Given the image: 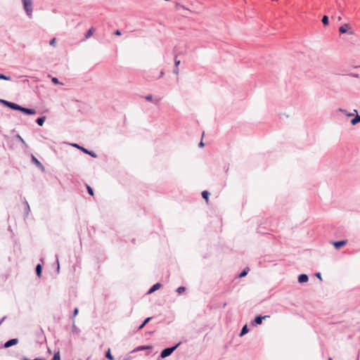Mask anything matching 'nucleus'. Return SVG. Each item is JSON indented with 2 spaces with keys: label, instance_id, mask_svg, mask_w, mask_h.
Wrapping results in <instances>:
<instances>
[{
  "label": "nucleus",
  "instance_id": "f257e3e1",
  "mask_svg": "<svg viewBox=\"0 0 360 360\" xmlns=\"http://www.w3.org/2000/svg\"><path fill=\"white\" fill-rule=\"evenodd\" d=\"M181 342L177 343L173 347H167L162 350L160 352V358L165 359L169 356H170L173 352L180 345Z\"/></svg>",
  "mask_w": 360,
  "mask_h": 360
},
{
  "label": "nucleus",
  "instance_id": "f03ea898",
  "mask_svg": "<svg viewBox=\"0 0 360 360\" xmlns=\"http://www.w3.org/2000/svg\"><path fill=\"white\" fill-rule=\"evenodd\" d=\"M27 15L31 18L32 13V3L31 0H22Z\"/></svg>",
  "mask_w": 360,
  "mask_h": 360
},
{
  "label": "nucleus",
  "instance_id": "7ed1b4c3",
  "mask_svg": "<svg viewBox=\"0 0 360 360\" xmlns=\"http://www.w3.org/2000/svg\"><path fill=\"white\" fill-rule=\"evenodd\" d=\"M0 102L2 103L5 106L14 110H18L20 108V105L6 100L0 99Z\"/></svg>",
  "mask_w": 360,
  "mask_h": 360
},
{
  "label": "nucleus",
  "instance_id": "20e7f679",
  "mask_svg": "<svg viewBox=\"0 0 360 360\" xmlns=\"http://www.w3.org/2000/svg\"><path fill=\"white\" fill-rule=\"evenodd\" d=\"M340 34L348 33L349 34H354V31L351 29L349 24H344L339 27Z\"/></svg>",
  "mask_w": 360,
  "mask_h": 360
},
{
  "label": "nucleus",
  "instance_id": "39448f33",
  "mask_svg": "<svg viewBox=\"0 0 360 360\" xmlns=\"http://www.w3.org/2000/svg\"><path fill=\"white\" fill-rule=\"evenodd\" d=\"M269 316H256V317L255 318V319L253 321H252V324L253 326H257V325H260L262 324V321L264 319H266V318H269Z\"/></svg>",
  "mask_w": 360,
  "mask_h": 360
},
{
  "label": "nucleus",
  "instance_id": "423d86ee",
  "mask_svg": "<svg viewBox=\"0 0 360 360\" xmlns=\"http://www.w3.org/2000/svg\"><path fill=\"white\" fill-rule=\"evenodd\" d=\"M31 162L39 169L42 170L44 169V165L34 155H32Z\"/></svg>",
  "mask_w": 360,
  "mask_h": 360
},
{
  "label": "nucleus",
  "instance_id": "0eeeda50",
  "mask_svg": "<svg viewBox=\"0 0 360 360\" xmlns=\"http://www.w3.org/2000/svg\"><path fill=\"white\" fill-rule=\"evenodd\" d=\"M18 110L25 115H34L36 113V110L34 109L25 108L21 105Z\"/></svg>",
  "mask_w": 360,
  "mask_h": 360
},
{
  "label": "nucleus",
  "instance_id": "6e6552de",
  "mask_svg": "<svg viewBox=\"0 0 360 360\" xmlns=\"http://www.w3.org/2000/svg\"><path fill=\"white\" fill-rule=\"evenodd\" d=\"M18 342H19V340L18 338L10 339L4 343V347L5 348H8L11 346L17 345L18 343Z\"/></svg>",
  "mask_w": 360,
  "mask_h": 360
},
{
  "label": "nucleus",
  "instance_id": "1a4fd4ad",
  "mask_svg": "<svg viewBox=\"0 0 360 360\" xmlns=\"http://www.w3.org/2000/svg\"><path fill=\"white\" fill-rule=\"evenodd\" d=\"M347 243V240H342L338 241H333L332 243L335 249L338 250L345 245Z\"/></svg>",
  "mask_w": 360,
  "mask_h": 360
},
{
  "label": "nucleus",
  "instance_id": "9d476101",
  "mask_svg": "<svg viewBox=\"0 0 360 360\" xmlns=\"http://www.w3.org/2000/svg\"><path fill=\"white\" fill-rule=\"evenodd\" d=\"M162 285L160 283H156L154 284L148 290V294H151L154 292L155 291L158 290L161 288Z\"/></svg>",
  "mask_w": 360,
  "mask_h": 360
},
{
  "label": "nucleus",
  "instance_id": "9b49d317",
  "mask_svg": "<svg viewBox=\"0 0 360 360\" xmlns=\"http://www.w3.org/2000/svg\"><path fill=\"white\" fill-rule=\"evenodd\" d=\"M309 280V277L305 274H302L298 276V282L300 283H306Z\"/></svg>",
  "mask_w": 360,
  "mask_h": 360
},
{
  "label": "nucleus",
  "instance_id": "f8f14e48",
  "mask_svg": "<svg viewBox=\"0 0 360 360\" xmlns=\"http://www.w3.org/2000/svg\"><path fill=\"white\" fill-rule=\"evenodd\" d=\"M80 150L83 153L91 155L92 158H96L97 157V155L94 151H92V150H89L88 149H86V148H85L84 147H81Z\"/></svg>",
  "mask_w": 360,
  "mask_h": 360
},
{
  "label": "nucleus",
  "instance_id": "ddd939ff",
  "mask_svg": "<svg viewBox=\"0 0 360 360\" xmlns=\"http://www.w3.org/2000/svg\"><path fill=\"white\" fill-rule=\"evenodd\" d=\"M35 271H36V274H37V276L38 277H41V273H42V266H41V264H38L36 266Z\"/></svg>",
  "mask_w": 360,
  "mask_h": 360
},
{
  "label": "nucleus",
  "instance_id": "4468645a",
  "mask_svg": "<svg viewBox=\"0 0 360 360\" xmlns=\"http://www.w3.org/2000/svg\"><path fill=\"white\" fill-rule=\"evenodd\" d=\"M94 31H95L94 27H91V28H90V29H89V30L86 32V34H85V39H87L90 38V37L93 35V34H94Z\"/></svg>",
  "mask_w": 360,
  "mask_h": 360
},
{
  "label": "nucleus",
  "instance_id": "2eb2a0df",
  "mask_svg": "<svg viewBox=\"0 0 360 360\" xmlns=\"http://www.w3.org/2000/svg\"><path fill=\"white\" fill-rule=\"evenodd\" d=\"M248 331H249V328H248V325L243 326L240 330L239 336L242 337V336L245 335L246 333H248Z\"/></svg>",
  "mask_w": 360,
  "mask_h": 360
},
{
  "label": "nucleus",
  "instance_id": "dca6fc26",
  "mask_svg": "<svg viewBox=\"0 0 360 360\" xmlns=\"http://www.w3.org/2000/svg\"><path fill=\"white\" fill-rule=\"evenodd\" d=\"M152 347L150 346H139L136 348H135L131 352H135L137 351H143L148 349H151Z\"/></svg>",
  "mask_w": 360,
  "mask_h": 360
},
{
  "label": "nucleus",
  "instance_id": "f3484780",
  "mask_svg": "<svg viewBox=\"0 0 360 360\" xmlns=\"http://www.w3.org/2000/svg\"><path fill=\"white\" fill-rule=\"evenodd\" d=\"M359 122H360V115L356 114V115L351 120V124L352 125H356Z\"/></svg>",
  "mask_w": 360,
  "mask_h": 360
},
{
  "label": "nucleus",
  "instance_id": "a211bd4d",
  "mask_svg": "<svg viewBox=\"0 0 360 360\" xmlns=\"http://www.w3.org/2000/svg\"><path fill=\"white\" fill-rule=\"evenodd\" d=\"M45 116L39 117L36 120V122L39 126H42L45 122Z\"/></svg>",
  "mask_w": 360,
  "mask_h": 360
},
{
  "label": "nucleus",
  "instance_id": "6ab92c4d",
  "mask_svg": "<svg viewBox=\"0 0 360 360\" xmlns=\"http://www.w3.org/2000/svg\"><path fill=\"white\" fill-rule=\"evenodd\" d=\"M250 271V269L248 267L245 268L238 276V278H243L245 277Z\"/></svg>",
  "mask_w": 360,
  "mask_h": 360
},
{
  "label": "nucleus",
  "instance_id": "aec40b11",
  "mask_svg": "<svg viewBox=\"0 0 360 360\" xmlns=\"http://www.w3.org/2000/svg\"><path fill=\"white\" fill-rule=\"evenodd\" d=\"M152 317L146 318L143 323L139 326L138 330H141L150 320Z\"/></svg>",
  "mask_w": 360,
  "mask_h": 360
},
{
  "label": "nucleus",
  "instance_id": "412c9836",
  "mask_svg": "<svg viewBox=\"0 0 360 360\" xmlns=\"http://www.w3.org/2000/svg\"><path fill=\"white\" fill-rule=\"evenodd\" d=\"M72 333L77 334H78L80 332V330L75 325V320L72 321Z\"/></svg>",
  "mask_w": 360,
  "mask_h": 360
},
{
  "label": "nucleus",
  "instance_id": "4be33fe9",
  "mask_svg": "<svg viewBox=\"0 0 360 360\" xmlns=\"http://www.w3.org/2000/svg\"><path fill=\"white\" fill-rule=\"evenodd\" d=\"M105 357L108 359V360H115V358L114 356L111 354L110 353V349H108V350L105 353Z\"/></svg>",
  "mask_w": 360,
  "mask_h": 360
},
{
  "label": "nucleus",
  "instance_id": "5701e85b",
  "mask_svg": "<svg viewBox=\"0 0 360 360\" xmlns=\"http://www.w3.org/2000/svg\"><path fill=\"white\" fill-rule=\"evenodd\" d=\"M209 196H210V193L207 191H203L202 192V197L206 200L207 201L209 199Z\"/></svg>",
  "mask_w": 360,
  "mask_h": 360
},
{
  "label": "nucleus",
  "instance_id": "b1692460",
  "mask_svg": "<svg viewBox=\"0 0 360 360\" xmlns=\"http://www.w3.org/2000/svg\"><path fill=\"white\" fill-rule=\"evenodd\" d=\"M321 21L324 25H328L329 23L328 17L327 15H323Z\"/></svg>",
  "mask_w": 360,
  "mask_h": 360
},
{
  "label": "nucleus",
  "instance_id": "393cba45",
  "mask_svg": "<svg viewBox=\"0 0 360 360\" xmlns=\"http://www.w3.org/2000/svg\"><path fill=\"white\" fill-rule=\"evenodd\" d=\"M79 313V309L77 307L75 308L72 312V315L71 316V319L73 321L74 318Z\"/></svg>",
  "mask_w": 360,
  "mask_h": 360
},
{
  "label": "nucleus",
  "instance_id": "a878e982",
  "mask_svg": "<svg viewBox=\"0 0 360 360\" xmlns=\"http://www.w3.org/2000/svg\"><path fill=\"white\" fill-rule=\"evenodd\" d=\"M51 360H60V356L59 352H55Z\"/></svg>",
  "mask_w": 360,
  "mask_h": 360
},
{
  "label": "nucleus",
  "instance_id": "bb28decb",
  "mask_svg": "<svg viewBox=\"0 0 360 360\" xmlns=\"http://www.w3.org/2000/svg\"><path fill=\"white\" fill-rule=\"evenodd\" d=\"M185 290H186V288H185V287H184V286H180V287H179V288L176 290V292H178L179 294H181V293H182V292H185Z\"/></svg>",
  "mask_w": 360,
  "mask_h": 360
},
{
  "label": "nucleus",
  "instance_id": "cd10ccee",
  "mask_svg": "<svg viewBox=\"0 0 360 360\" xmlns=\"http://www.w3.org/2000/svg\"><path fill=\"white\" fill-rule=\"evenodd\" d=\"M0 79H4V80H11V77L9 76H6L3 74H0Z\"/></svg>",
  "mask_w": 360,
  "mask_h": 360
},
{
  "label": "nucleus",
  "instance_id": "c85d7f7f",
  "mask_svg": "<svg viewBox=\"0 0 360 360\" xmlns=\"http://www.w3.org/2000/svg\"><path fill=\"white\" fill-rule=\"evenodd\" d=\"M86 189H87V191H88L89 194H90L91 195H94V190H93V188L91 186H86Z\"/></svg>",
  "mask_w": 360,
  "mask_h": 360
},
{
  "label": "nucleus",
  "instance_id": "c756f323",
  "mask_svg": "<svg viewBox=\"0 0 360 360\" xmlns=\"http://www.w3.org/2000/svg\"><path fill=\"white\" fill-rule=\"evenodd\" d=\"M339 110L340 112H343L345 115H347L348 117H352L353 115V113H348V112H347V111L345 110L340 109Z\"/></svg>",
  "mask_w": 360,
  "mask_h": 360
},
{
  "label": "nucleus",
  "instance_id": "7c9ffc66",
  "mask_svg": "<svg viewBox=\"0 0 360 360\" xmlns=\"http://www.w3.org/2000/svg\"><path fill=\"white\" fill-rule=\"evenodd\" d=\"M176 58H177V56L175 55V56H174V66L178 67L179 65L180 64L181 61L179 60H177Z\"/></svg>",
  "mask_w": 360,
  "mask_h": 360
},
{
  "label": "nucleus",
  "instance_id": "2f4dec72",
  "mask_svg": "<svg viewBox=\"0 0 360 360\" xmlns=\"http://www.w3.org/2000/svg\"><path fill=\"white\" fill-rule=\"evenodd\" d=\"M51 82H52V83H53V84H60V82H59L58 79L56 77H52V79H51Z\"/></svg>",
  "mask_w": 360,
  "mask_h": 360
},
{
  "label": "nucleus",
  "instance_id": "473e14b6",
  "mask_svg": "<svg viewBox=\"0 0 360 360\" xmlns=\"http://www.w3.org/2000/svg\"><path fill=\"white\" fill-rule=\"evenodd\" d=\"M17 139L23 144V145H26V143L25 141H24V139L20 136V135H17Z\"/></svg>",
  "mask_w": 360,
  "mask_h": 360
},
{
  "label": "nucleus",
  "instance_id": "72a5a7b5",
  "mask_svg": "<svg viewBox=\"0 0 360 360\" xmlns=\"http://www.w3.org/2000/svg\"><path fill=\"white\" fill-rule=\"evenodd\" d=\"M25 208H26L27 214H28V212L30 210V205H29L28 202L26 200L25 201Z\"/></svg>",
  "mask_w": 360,
  "mask_h": 360
},
{
  "label": "nucleus",
  "instance_id": "f704fd0d",
  "mask_svg": "<svg viewBox=\"0 0 360 360\" xmlns=\"http://www.w3.org/2000/svg\"><path fill=\"white\" fill-rule=\"evenodd\" d=\"M179 67L174 66V69H173L174 74L177 75L179 74Z\"/></svg>",
  "mask_w": 360,
  "mask_h": 360
},
{
  "label": "nucleus",
  "instance_id": "c9c22d12",
  "mask_svg": "<svg viewBox=\"0 0 360 360\" xmlns=\"http://www.w3.org/2000/svg\"><path fill=\"white\" fill-rule=\"evenodd\" d=\"M145 98L148 101H153V96L151 94L145 96Z\"/></svg>",
  "mask_w": 360,
  "mask_h": 360
},
{
  "label": "nucleus",
  "instance_id": "e433bc0d",
  "mask_svg": "<svg viewBox=\"0 0 360 360\" xmlns=\"http://www.w3.org/2000/svg\"><path fill=\"white\" fill-rule=\"evenodd\" d=\"M56 43V38H53L52 39H51V41L49 42L50 45H51V46H55Z\"/></svg>",
  "mask_w": 360,
  "mask_h": 360
},
{
  "label": "nucleus",
  "instance_id": "4c0bfd02",
  "mask_svg": "<svg viewBox=\"0 0 360 360\" xmlns=\"http://www.w3.org/2000/svg\"><path fill=\"white\" fill-rule=\"evenodd\" d=\"M114 34H115V35H117V36H120V35L122 34V32H121V31H120V30H117L114 32Z\"/></svg>",
  "mask_w": 360,
  "mask_h": 360
},
{
  "label": "nucleus",
  "instance_id": "58836bf2",
  "mask_svg": "<svg viewBox=\"0 0 360 360\" xmlns=\"http://www.w3.org/2000/svg\"><path fill=\"white\" fill-rule=\"evenodd\" d=\"M315 275H316V276L317 278H319L321 281L322 280L321 274V273H320V272L316 273Z\"/></svg>",
  "mask_w": 360,
  "mask_h": 360
},
{
  "label": "nucleus",
  "instance_id": "ea45409f",
  "mask_svg": "<svg viewBox=\"0 0 360 360\" xmlns=\"http://www.w3.org/2000/svg\"><path fill=\"white\" fill-rule=\"evenodd\" d=\"M72 146L73 147L79 148V149H80V148L82 147V146H79L77 143H73V144H72Z\"/></svg>",
  "mask_w": 360,
  "mask_h": 360
},
{
  "label": "nucleus",
  "instance_id": "a19ab883",
  "mask_svg": "<svg viewBox=\"0 0 360 360\" xmlns=\"http://www.w3.org/2000/svg\"><path fill=\"white\" fill-rule=\"evenodd\" d=\"M122 360H131V356H127Z\"/></svg>",
  "mask_w": 360,
  "mask_h": 360
},
{
  "label": "nucleus",
  "instance_id": "79ce46f5",
  "mask_svg": "<svg viewBox=\"0 0 360 360\" xmlns=\"http://www.w3.org/2000/svg\"><path fill=\"white\" fill-rule=\"evenodd\" d=\"M56 262H57V264H58V266H57V271H59V268H60V266H59V262H58V258L56 259Z\"/></svg>",
  "mask_w": 360,
  "mask_h": 360
},
{
  "label": "nucleus",
  "instance_id": "37998d69",
  "mask_svg": "<svg viewBox=\"0 0 360 360\" xmlns=\"http://www.w3.org/2000/svg\"><path fill=\"white\" fill-rule=\"evenodd\" d=\"M204 146V143L202 142V141H201L200 143H199V147H203Z\"/></svg>",
  "mask_w": 360,
  "mask_h": 360
},
{
  "label": "nucleus",
  "instance_id": "c03bdc74",
  "mask_svg": "<svg viewBox=\"0 0 360 360\" xmlns=\"http://www.w3.org/2000/svg\"><path fill=\"white\" fill-rule=\"evenodd\" d=\"M163 75H164V72H163V71H161V72H160V77H162Z\"/></svg>",
  "mask_w": 360,
  "mask_h": 360
},
{
  "label": "nucleus",
  "instance_id": "a18cd8bd",
  "mask_svg": "<svg viewBox=\"0 0 360 360\" xmlns=\"http://www.w3.org/2000/svg\"><path fill=\"white\" fill-rule=\"evenodd\" d=\"M338 20L339 21H340V20H341V17H340V16H339V17L338 18Z\"/></svg>",
  "mask_w": 360,
  "mask_h": 360
},
{
  "label": "nucleus",
  "instance_id": "49530a36",
  "mask_svg": "<svg viewBox=\"0 0 360 360\" xmlns=\"http://www.w3.org/2000/svg\"><path fill=\"white\" fill-rule=\"evenodd\" d=\"M328 360H333L331 357H329L328 358Z\"/></svg>",
  "mask_w": 360,
  "mask_h": 360
},
{
  "label": "nucleus",
  "instance_id": "de8ad7c7",
  "mask_svg": "<svg viewBox=\"0 0 360 360\" xmlns=\"http://www.w3.org/2000/svg\"><path fill=\"white\" fill-rule=\"evenodd\" d=\"M358 360V359H357Z\"/></svg>",
  "mask_w": 360,
  "mask_h": 360
}]
</instances>
